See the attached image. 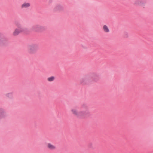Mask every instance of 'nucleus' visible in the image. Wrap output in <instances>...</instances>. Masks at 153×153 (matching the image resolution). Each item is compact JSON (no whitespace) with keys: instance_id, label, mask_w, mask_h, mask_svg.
<instances>
[{"instance_id":"4","label":"nucleus","mask_w":153,"mask_h":153,"mask_svg":"<svg viewBox=\"0 0 153 153\" xmlns=\"http://www.w3.org/2000/svg\"><path fill=\"white\" fill-rule=\"evenodd\" d=\"M31 30L35 32H40L44 30V28L39 25H36L31 27Z\"/></svg>"},{"instance_id":"8","label":"nucleus","mask_w":153,"mask_h":153,"mask_svg":"<svg viewBox=\"0 0 153 153\" xmlns=\"http://www.w3.org/2000/svg\"><path fill=\"white\" fill-rule=\"evenodd\" d=\"M103 31L106 33H108L109 32V29L108 27L106 25H104L103 27Z\"/></svg>"},{"instance_id":"1","label":"nucleus","mask_w":153,"mask_h":153,"mask_svg":"<svg viewBox=\"0 0 153 153\" xmlns=\"http://www.w3.org/2000/svg\"><path fill=\"white\" fill-rule=\"evenodd\" d=\"M71 112L74 116L79 118L85 117L88 112L87 110H80L78 111L76 107H74L71 109Z\"/></svg>"},{"instance_id":"12","label":"nucleus","mask_w":153,"mask_h":153,"mask_svg":"<svg viewBox=\"0 0 153 153\" xmlns=\"http://www.w3.org/2000/svg\"><path fill=\"white\" fill-rule=\"evenodd\" d=\"M2 112L4 113V111L3 110H0V116H2Z\"/></svg>"},{"instance_id":"2","label":"nucleus","mask_w":153,"mask_h":153,"mask_svg":"<svg viewBox=\"0 0 153 153\" xmlns=\"http://www.w3.org/2000/svg\"><path fill=\"white\" fill-rule=\"evenodd\" d=\"M21 33H26L27 32L25 28L22 27L20 25H17V27L14 30L12 35L13 36H16Z\"/></svg>"},{"instance_id":"11","label":"nucleus","mask_w":153,"mask_h":153,"mask_svg":"<svg viewBox=\"0 0 153 153\" xmlns=\"http://www.w3.org/2000/svg\"><path fill=\"white\" fill-rule=\"evenodd\" d=\"M6 96L7 97L9 98H11L12 97V94L10 93L7 94H6Z\"/></svg>"},{"instance_id":"5","label":"nucleus","mask_w":153,"mask_h":153,"mask_svg":"<svg viewBox=\"0 0 153 153\" xmlns=\"http://www.w3.org/2000/svg\"><path fill=\"white\" fill-rule=\"evenodd\" d=\"M47 148L50 150H54L56 149V146L51 143H48L47 144Z\"/></svg>"},{"instance_id":"6","label":"nucleus","mask_w":153,"mask_h":153,"mask_svg":"<svg viewBox=\"0 0 153 153\" xmlns=\"http://www.w3.org/2000/svg\"><path fill=\"white\" fill-rule=\"evenodd\" d=\"M30 6V4L29 2H25L23 3L21 6V9L27 8Z\"/></svg>"},{"instance_id":"7","label":"nucleus","mask_w":153,"mask_h":153,"mask_svg":"<svg viewBox=\"0 0 153 153\" xmlns=\"http://www.w3.org/2000/svg\"><path fill=\"white\" fill-rule=\"evenodd\" d=\"M4 36L2 34H0V45H2L4 44Z\"/></svg>"},{"instance_id":"9","label":"nucleus","mask_w":153,"mask_h":153,"mask_svg":"<svg viewBox=\"0 0 153 153\" xmlns=\"http://www.w3.org/2000/svg\"><path fill=\"white\" fill-rule=\"evenodd\" d=\"M55 78L54 76H51L48 78L47 80L48 82H51L53 81L55 79Z\"/></svg>"},{"instance_id":"3","label":"nucleus","mask_w":153,"mask_h":153,"mask_svg":"<svg viewBox=\"0 0 153 153\" xmlns=\"http://www.w3.org/2000/svg\"><path fill=\"white\" fill-rule=\"evenodd\" d=\"M27 51L30 54L36 53L38 49V45L35 44L29 45L27 46Z\"/></svg>"},{"instance_id":"10","label":"nucleus","mask_w":153,"mask_h":153,"mask_svg":"<svg viewBox=\"0 0 153 153\" xmlns=\"http://www.w3.org/2000/svg\"><path fill=\"white\" fill-rule=\"evenodd\" d=\"M56 9L58 10H61L63 9V7L62 6L60 5H57L56 7Z\"/></svg>"}]
</instances>
